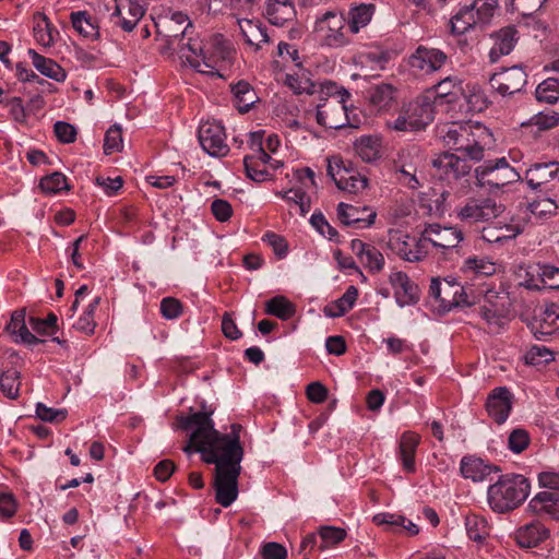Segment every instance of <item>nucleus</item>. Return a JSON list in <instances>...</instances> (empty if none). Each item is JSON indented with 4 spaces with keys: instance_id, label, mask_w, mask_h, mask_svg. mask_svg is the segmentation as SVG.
Segmentation results:
<instances>
[{
    "instance_id": "nucleus-1",
    "label": "nucleus",
    "mask_w": 559,
    "mask_h": 559,
    "mask_svg": "<svg viewBox=\"0 0 559 559\" xmlns=\"http://www.w3.org/2000/svg\"><path fill=\"white\" fill-rule=\"evenodd\" d=\"M187 62L200 73L223 76L222 70L231 59L233 51L222 34H214L206 41L189 39Z\"/></svg>"
},
{
    "instance_id": "nucleus-2",
    "label": "nucleus",
    "mask_w": 559,
    "mask_h": 559,
    "mask_svg": "<svg viewBox=\"0 0 559 559\" xmlns=\"http://www.w3.org/2000/svg\"><path fill=\"white\" fill-rule=\"evenodd\" d=\"M197 452L201 453L206 464H214L215 468L241 467L243 449L237 433L224 435L215 429L203 442L197 444Z\"/></svg>"
},
{
    "instance_id": "nucleus-3",
    "label": "nucleus",
    "mask_w": 559,
    "mask_h": 559,
    "mask_svg": "<svg viewBox=\"0 0 559 559\" xmlns=\"http://www.w3.org/2000/svg\"><path fill=\"white\" fill-rule=\"evenodd\" d=\"M528 479L520 474H506L487 490L488 503L492 511L507 513L521 506L530 493Z\"/></svg>"
},
{
    "instance_id": "nucleus-4",
    "label": "nucleus",
    "mask_w": 559,
    "mask_h": 559,
    "mask_svg": "<svg viewBox=\"0 0 559 559\" xmlns=\"http://www.w3.org/2000/svg\"><path fill=\"white\" fill-rule=\"evenodd\" d=\"M345 25L346 15L344 12L326 11L317 17L313 31L323 46L340 48L350 44V39L345 32Z\"/></svg>"
},
{
    "instance_id": "nucleus-5",
    "label": "nucleus",
    "mask_w": 559,
    "mask_h": 559,
    "mask_svg": "<svg viewBox=\"0 0 559 559\" xmlns=\"http://www.w3.org/2000/svg\"><path fill=\"white\" fill-rule=\"evenodd\" d=\"M288 84L294 90L295 94L318 95L321 102L334 100L341 105H345L349 98L350 93L343 85L336 82L325 80L321 83L312 82L309 79H298L288 76Z\"/></svg>"
},
{
    "instance_id": "nucleus-6",
    "label": "nucleus",
    "mask_w": 559,
    "mask_h": 559,
    "mask_svg": "<svg viewBox=\"0 0 559 559\" xmlns=\"http://www.w3.org/2000/svg\"><path fill=\"white\" fill-rule=\"evenodd\" d=\"M477 185L481 188H502L521 179L520 174L506 157L487 160L475 169Z\"/></svg>"
},
{
    "instance_id": "nucleus-7",
    "label": "nucleus",
    "mask_w": 559,
    "mask_h": 559,
    "mask_svg": "<svg viewBox=\"0 0 559 559\" xmlns=\"http://www.w3.org/2000/svg\"><path fill=\"white\" fill-rule=\"evenodd\" d=\"M388 248L407 262H420L428 255L420 237L416 239L401 230L389 233Z\"/></svg>"
},
{
    "instance_id": "nucleus-8",
    "label": "nucleus",
    "mask_w": 559,
    "mask_h": 559,
    "mask_svg": "<svg viewBox=\"0 0 559 559\" xmlns=\"http://www.w3.org/2000/svg\"><path fill=\"white\" fill-rule=\"evenodd\" d=\"M502 212V205L490 198H469L457 210V217L467 223L488 222L496 218Z\"/></svg>"
},
{
    "instance_id": "nucleus-9",
    "label": "nucleus",
    "mask_w": 559,
    "mask_h": 559,
    "mask_svg": "<svg viewBox=\"0 0 559 559\" xmlns=\"http://www.w3.org/2000/svg\"><path fill=\"white\" fill-rule=\"evenodd\" d=\"M241 467L222 469L215 468L213 488L215 490V501L224 508H228L237 499L238 478Z\"/></svg>"
},
{
    "instance_id": "nucleus-10",
    "label": "nucleus",
    "mask_w": 559,
    "mask_h": 559,
    "mask_svg": "<svg viewBox=\"0 0 559 559\" xmlns=\"http://www.w3.org/2000/svg\"><path fill=\"white\" fill-rule=\"evenodd\" d=\"M198 139L203 151L210 156H225L228 153L225 129L217 121H204L199 126Z\"/></svg>"
},
{
    "instance_id": "nucleus-11",
    "label": "nucleus",
    "mask_w": 559,
    "mask_h": 559,
    "mask_svg": "<svg viewBox=\"0 0 559 559\" xmlns=\"http://www.w3.org/2000/svg\"><path fill=\"white\" fill-rule=\"evenodd\" d=\"M115 11L110 20L124 32H131L146 11L145 0H115Z\"/></svg>"
},
{
    "instance_id": "nucleus-12",
    "label": "nucleus",
    "mask_w": 559,
    "mask_h": 559,
    "mask_svg": "<svg viewBox=\"0 0 559 559\" xmlns=\"http://www.w3.org/2000/svg\"><path fill=\"white\" fill-rule=\"evenodd\" d=\"M423 243L430 242L435 248L450 250L456 248L463 240L461 229L440 224H428L420 234Z\"/></svg>"
},
{
    "instance_id": "nucleus-13",
    "label": "nucleus",
    "mask_w": 559,
    "mask_h": 559,
    "mask_svg": "<svg viewBox=\"0 0 559 559\" xmlns=\"http://www.w3.org/2000/svg\"><path fill=\"white\" fill-rule=\"evenodd\" d=\"M473 128L479 130L481 135L491 138V132L484 127L480 122H473L471 120L464 122H451L447 126V131L443 134L444 144L456 152L462 151L463 145L474 135Z\"/></svg>"
},
{
    "instance_id": "nucleus-14",
    "label": "nucleus",
    "mask_w": 559,
    "mask_h": 559,
    "mask_svg": "<svg viewBox=\"0 0 559 559\" xmlns=\"http://www.w3.org/2000/svg\"><path fill=\"white\" fill-rule=\"evenodd\" d=\"M328 175L340 190L357 193L367 188L368 179L359 173L345 167L343 160L329 163Z\"/></svg>"
},
{
    "instance_id": "nucleus-15",
    "label": "nucleus",
    "mask_w": 559,
    "mask_h": 559,
    "mask_svg": "<svg viewBox=\"0 0 559 559\" xmlns=\"http://www.w3.org/2000/svg\"><path fill=\"white\" fill-rule=\"evenodd\" d=\"M524 286L528 289H559V266L537 263L526 272Z\"/></svg>"
},
{
    "instance_id": "nucleus-16",
    "label": "nucleus",
    "mask_w": 559,
    "mask_h": 559,
    "mask_svg": "<svg viewBox=\"0 0 559 559\" xmlns=\"http://www.w3.org/2000/svg\"><path fill=\"white\" fill-rule=\"evenodd\" d=\"M485 406L488 416L497 425H502L512 411L513 394L507 386H497L488 394Z\"/></svg>"
},
{
    "instance_id": "nucleus-17",
    "label": "nucleus",
    "mask_w": 559,
    "mask_h": 559,
    "mask_svg": "<svg viewBox=\"0 0 559 559\" xmlns=\"http://www.w3.org/2000/svg\"><path fill=\"white\" fill-rule=\"evenodd\" d=\"M212 411L210 412H197L188 416L178 417L179 428L182 430H194L190 435V441L193 444L203 442L211 433L214 428V423L211 419Z\"/></svg>"
},
{
    "instance_id": "nucleus-18",
    "label": "nucleus",
    "mask_w": 559,
    "mask_h": 559,
    "mask_svg": "<svg viewBox=\"0 0 559 559\" xmlns=\"http://www.w3.org/2000/svg\"><path fill=\"white\" fill-rule=\"evenodd\" d=\"M448 61V56L442 50L426 46H418L409 58L413 69L424 73H432L440 70Z\"/></svg>"
},
{
    "instance_id": "nucleus-19",
    "label": "nucleus",
    "mask_w": 559,
    "mask_h": 559,
    "mask_svg": "<svg viewBox=\"0 0 559 559\" xmlns=\"http://www.w3.org/2000/svg\"><path fill=\"white\" fill-rule=\"evenodd\" d=\"M526 73L520 67H511L495 73L490 79V85L501 95H512L522 90L526 84Z\"/></svg>"
},
{
    "instance_id": "nucleus-20",
    "label": "nucleus",
    "mask_w": 559,
    "mask_h": 559,
    "mask_svg": "<svg viewBox=\"0 0 559 559\" xmlns=\"http://www.w3.org/2000/svg\"><path fill=\"white\" fill-rule=\"evenodd\" d=\"M558 179L559 162L535 163L525 171V180L532 190H547V185Z\"/></svg>"
},
{
    "instance_id": "nucleus-21",
    "label": "nucleus",
    "mask_w": 559,
    "mask_h": 559,
    "mask_svg": "<svg viewBox=\"0 0 559 559\" xmlns=\"http://www.w3.org/2000/svg\"><path fill=\"white\" fill-rule=\"evenodd\" d=\"M377 213L368 206H355L341 202L337 205V217L345 226L370 227Z\"/></svg>"
},
{
    "instance_id": "nucleus-22",
    "label": "nucleus",
    "mask_w": 559,
    "mask_h": 559,
    "mask_svg": "<svg viewBox=\"0 0 559 559\" xmlns=\"http://www.w3.org/2000/svg\"><path fill=\"white\" fill-rule=\"evenodd\" d=\"M524 229V225L511 218L509 223L498 221L481 230V238L490 243H502L503 241L514 239Z\"/></svg>"
},
{
    "instance_id": "nucleus-23",
    "label": "nucleus",
    "mask_w": 559,
    "mask_h": 559,
    "mask_svg": "<svg viewBox=\"0 0 559 559\" xmlns=\"http://www.w3.org/2000/svg\"><path fill=\"white\" fill-rule=\"evenodd\" d=\"M432 166L444 175L448 180L451 178L457 180L471 173V165L467 160L452 153L441 154L432 160Z\"/></svg>"
},
{
    "instance_id": "nucleus-24",
    "label": "nucleus",
    "mask_w": 559,
    "mask_h": 559,
    "mask_svg": "<svg viewBox=\"0 0 559 559\" xmlns=\"http://www.w3.org/2000/svg\"><path fill=\"white\" fill-rule=\"evenodd\" d=\"M395 289V298L400 306L414 305L419 300L418 286L404 272H394L389 278Z\"/></svg>"
},
{
    "instance_id": "nucleus-25",
    "label": "nucleus",
    "mask_w": 559,
    "mask_h": 559,
    "mask_svg": "<svg viewBox=\"0 0 559 559\" xmlns=\"http://www.w3.org/2000/svg\"><path fill=\"white\" fill-rule=\"evenodd\" d=\"M461 474L464 478L473 481H484L492 473L500 472V467L486 463L480 457L464 456L461 461Z\"/></svg>"
},
{
    "instance_id": "nucleus-26",
    "label": "nucleus",
    "mask_w": 559,
    "mask_h": 559,
    "mask_svg": "<svg viewBox=\"0 0 559 559\" xmlns=\"http://www.w3.org/2000/svg\"><path fill=\"white\" fill-rule=\"evenodd\" d=\"M493 39V45L489 50L488 57L490 62H497L502 56L509 55L516 41H518V31L513 26H508L501 28L491 35Z\"/></svg>"
},
{
    "instance_id": "nucleus-27",
    "label": "nucleus",
    "mask_w": 559,
    "mask_h": 559,
    "mask_svg": "<svg viewBox=\"0 0 559 559\" xmlns=\"http://www.w3.org/2000/svg\"><path fill=\"white\" fill-rule=\"evenodd\" d=\"M33 35L37 44L51 47L59 36V31L44 12L36 11L33 14Z\"/></svg>"
},
{
    "instance_id": "nucleus-28",
    "label": "nucleus",
    "mask_w": 559,
    "mask_h": 559,
    "mask_svg": "<svg viewBox=\"0 0 559 559\" xmlns=\"http://www.w3.org/2000/svg\"><path fill=\"white\" fill-rule=\"evenodd\" d=\"M548 536L549 531L539 522L526 524L515 532V540L522 548L536 547Z\"/></svg>"
},
{
    "instance_id": "nucleus-29",
    "label": "nucleus",
    "mask_w": 559,
    "mask_h": 559,
    "mask_svg": "<svg viewBox=\"0 0 559 559\" xmlns=\"http://www.w3.org/2000/svg\"><path fill=\"white\" fill-rule=\"evenodd\" d=\"M316 118L319 124L329 129H342L349 123L348 107H316Z\"/></svg>"
},
{
    "instance_id": "nucleus-30",
    "label": "nucleus",
    "mask_w": 559,
    "mask_h": 559,
    "mask_svg": "<svg viewBox=\"0 0 559 559\" xmlns=\"http://www.w3.org/2000/svg\"><path fill=\"white\" fill-rule=\"evenodd\" d=\"M421 110L417 119L407 121L405 114L400 115L393 122L388 121L386 126L396 131H409L424 129L433 120V107H414Z\"/></svg>"
},
{
    "instance_id": "nucleus-31",
    "label": "nucleus",
    "mask_w": 559,
    "mask_h": 559,
    "mask_svg": "<svg viewBox=\"0 0 559 559\" xmlns=\"http://www.w3.org/2000/svg\"><path fill=\"white\" fill-rule=\"evenodd\" d=\"M528 508L537 514H548L554 520H559V492H538L528 503Z\"/></svg>"
},
{
    "instance_id": "nucleus-32",
    "label": "nucleus",
    "mask_w": 559,
    "mask_h": 559,
    "mask_svg": "<svg viewBox=\"0 0 559 559\" xmlns=\"http://www.w3.org/2000/svg\"><path fill=\"white\" fill-rule=\"evenodd\" d=\"M419 444V436L414 432H404L400 440V457L405 472L415 473V455Z\"/></svg>"
},
{
    "instance_id": "nucleus-33",
    "label": "nucleus",
    "mask_w": 559,
    "mask_h": 559,
    "mask_svg": "<svg viewBox=\"0 0 559 559\" xmlns=\"http://www.w3.org/2000/svg\"><path fill=\"white\" fill-rule=\"evenodd\" d=\"M374 13V5L360 3L358 5L352 7L346 15V24L348 25V31L352 34H357L364 27H366Z\"/></svg>"
},
{
    "instance_id": "nucleus-34",
    "label": "nucleus",
    "mask_w": 559,
    "mask_h": 559,
    "mask_svg": "<svg viewBox=\"0 0 559 559\" xmlns=\"http://www.w3.org/2000/svg\"><path fill=\"white\" fill-rule=\"evenodd\" d=\"M440 302L444 308L451 309L453 307L471 305L467 300V295L463 286L453 280H444L442 287V296Z\"/></svg>"
},
{
    "instance_id": "nucleus-35",
    "label": "nucleus",
    "mask_w": 559,
    "mask_h": 559,
    "mask_svg": "<svg viewBox=\"0 0 559 559\" xmlns=\"http://www.w3.org/2000/svg\"><path fill=\"white\" fill-rule=\"evenodd\" d=\"M28 55L32 59L33 66L43 75L50 78L57 82H63L66 80V71L56 61L39 55L34 49H29Z\"/></svg>"
},
{
    "instance_id": "nucleus-36",
    "label": "nucleus",
    "mask_w": 559,
    "mask_h": 559,
    "mask_svg": "<svg viewBox=\"0 0 559 559\" xmlns=\"http://www.w3.org/2000/svg\"><path fill=\"white\" fill-rule=\"evenodd\" d=\"M265 14L271 24L284 26L296 17L294 3L266 2Z\"/></svg>"
},
{
    "instance_id": "nucleus-37",
    "label": "nucleus",
    "mask_w": 559,
    "mask_h": 559,
    "mask_svg": "<svg viewBox=\"0 0 559 559\" xmlns=\"http://www.w3.org/2000/svg\"><path fill=\"white\" fill-rule=\"evenodd\" d=\"M461 92L460 82L455 78L448 76L435 86V104L453 105L457 102Z\"/></svg>"
},
{
    "instance_id": "nucleus-38",
    "label": "nucleus",
    "mask_w": 559,
    "mask_h": 559,
    "mask_svg": "<svg viewBox=\"0 0 559 559\" xmlns=\"http://www.w3.org/2000/svg\"><path fill=\"white\" fill-rule=\"evenodd\" d=\"M381 139L378 136H361L354 143L356 154L366 163H373L381 157Z\"/></svg>"
},
{
    "instance_id": "nucleus-39",
    "label": "nucleus",
    "mask_w": 559,
    "mask_h": 559,
    "mask_svg": "<svg viewBox=\"0 0 559 559\" xmlns=\"http://www.w3.org/2000/svg\"><path fill=\"white\" fill-rule=\"evenodd\" d=\"M480 23L474 8L469 5L462 7L450 21V28L453 35H462L474 25Z\"/></svg>"
},
{
    "instance_id": "nucleus-40",
    "label": "nucleus",
    "mask_w": 559,
    "mask_h": 559,
    "mask_svg": "<svg viewBox=\"0 0 559 559\" xmlns=\"http://www.w3.org/2000/svg\"><path fill=\"white\" fill-rule=\"evenodd\" d=\"M358 297V289L354 285H350L346 292L334 302L325 306L323 312L329 318H337L349 311Z\"/></svg>"
},
{
    "instance_id": "nucleus-41",
    "label": "nucleus",
    "mask_w": 559,
    "mask_h": 559,
    "mask_svg": "<svg viewBox=\"0 0 559 559\" xmlns=\"http://www.w3.org/2000/svg\"><path fill=\"white\" fill-rule=\"evenodd\" d=\"M265 313L287 321L296 314V306L287 297L277 295L265 301Z\"/></svg>"
},
{
    "instance_id": "nucleus-42",
    "label": "nucleus",
    "mask_w": 559,
    "mask_h": 559,
    "mask_svg": "<svg viewBox=\"0 0 559 559\" xmlns=\"http://www.w3.org/2000/svg\"><path fill=\"white\" fill-rule=\"evenodd\" d=\"M70 20L73 28L86 38H97L99 36L98 27L86 11L72 12Z\"/></svg>"
},
{
    "instance_id": "nucleus-43",
    "label": "nucleus",
    "mask_w": 559,
    "mask_h": 559,
    "mask_svg": "<svg viewBox=\"0 0 559 559\" xmlns=\"http://www.w3.org/2000/svg\"><path fill=\"white\" fill-rule=\"evenodd\" d=\"M20 371L14 368L0 373V390L4 396L15 400L20 395Z\"/></svg>"
},
{
    "instance_id": "nucleus-44",
    "label": "nucleus",
    "mask_w": 559,
    "mask_h": 559,
    "mask_svg": "<svg viewBox=\"0 0 559 559\" xmlns=\"http://www.w3.org/2000/svg\"><path fill=\"white\" fill-rule=\"evenodd\" d=\"M102 298L99 296L95 297L93 301L86 307L83 314L79 318V320L73 324V328L76 331L85 333L86 335H93L96 328V321L94 318L95 310L100 304Z\"/></svg>"
},
{
    "instance_id": "nucleus-45",
    "label": "nucleus",
    "mask_w": 559,
    "mask_h": 559,
    "mask_svg": "<svg viewBox=\"0 0 559 559\" xmlns=\"http://www.w3.org/2000/svg\"><path fill=\"white\" fill-rule=\"evenodd\" d=\"M536 99L550 105L559 102V78H548L536 87Z\"/></svg>"
},
{
    "instance_id": "nucleus-46",
    "label": "nucleus",
    "mask_w": 559,
    "mask_h": 559,
    "mask_svg": "<svg viewBox=\"0 0 559 559\" xmlns=\"http://www.w3.org/2000/svg\"><path fill=\"white\" fill-rule=\"evenodd\" d=\"M346 531L342 527L335 526H321L319 530L320 544L319 550L323 551L328 548L334 547L346 538Z\"/></svg>"
},
{
    "instance_id": "nucleus-47",
    "label": "nucleus",
    "mask_w": 559,
    "mask_h": 559,
    "mask_svg": "<svg viewBox=\"0 0 559 559\" xmlns=\"http://www.w3.org/2000/svg\"><path fill=\"white\" fill-rule=\"evenodd\" d=\"M559 124V112L545 109L533 116L530 120L522 122V127L535 126L539 131L552 129Z\"/></svg>"
},
{
    "instance_id": "nucleus-48",
    "label": "nucleus",
    "mask_w": 559,
    "mask_h": 559,
    "mask_svg": "<svg viewBox=\"0 0 559 559\" xmlns=\"http://www.w3.org/2000/svg\"><path fill=\"white\" fill-rule=\"evenodd\" d=\"M546 0H506L507 11L518 12L523 17H531L538 12Z\"/></svg>"
},
{
    "instance_id": "nucleus-49",
    "label": "nucleus",
    "mask_w": 559,
    "mask_h": 559,
    "mask_svg": "<svg viewBox=\"0 0 559 559\" xmlns=\"http://www.w3.org/2000/svg\"><path fill=\"white\" fill-rule=\"evenodd\" d=\"M39 188L49 194H56L61 191H69L71 188L68 185L67 177L59 171L43 177L39 181Z\"/></svg>"
},
{
    "instance_id": "nucleus-50",
    "label": "nucleus",
    "mask_w": 559,
    "mask_h": 559,
    "mask_svg": "<svg viewBox=\"0 0 559 559\" xmlns=\"http://www.w3.org/2000/svg\"><path fill=\"white\" fill-rule=\"evenodd\" d=\"M103 148L105 155H111L112 153L122 151L123 139L120 124L115 123L106 131Z\"/></svg>"
},
{
    "instance_id": "nucleus-51",
    "label": "nucleus",
    "mask_w": 559,
    "mask_h": 559,
    "mask_svg": "<svg viewBox=\"0 0 559 559\" xmlns=\"http://www.w3.org/2000/svg\"><path fill=\"white\" fill-rule=\"evenodd\" d=\"M465 525L468 537L474 542H483L489 535V527L484 518L467 516Z\"/></svg>"
},
{
    "instance_id": "nucleus-52",
    "label": "nucleus",
    "mask_w": 559,
    "mask_h": 559,
    "mask_svg": "<svg viewBox=\"0 0 559 559\" xmlns=\"http://www.w3.org/2000/svg\"><path fill=\"white\" fill-rule=\"evenodd\" d=\"M29 325L40 335H50L58 330V317L53 312H49L46 319L31 317Z\"/></svg>"
},
{
    "instance_id": "nucleus-53",
    "label": "nucleus",
    "mask_w": 559,
    "mask_h": 559,
    "mask_svg": "<svg viewBox=\"0 0 559 559\" xmlns=\"http://www.w3.org/2000/svg\"><path fill=\"white\" fill-rule=\"evenodd\" d=\"M359 261L371 273H379L384 267L383 254L372 245L365 251Z\"/></svg>"
},
{
    "instance_id": "nucleus-54",
    "label": "nucleus",
    "mask_w": 559,
    "mask_h": 559,
    "mask_svg": "<svg viewBox=\"0 0 559 559\" xmlns=\"http://www.w3.org/2000/svg\"><path fill=\"white\" fill-rule=\"evenodd\" d=\"M395 93L390 84L377 85L371 90V105H391L395 100Z\"/></svg>"
},
{
    "instance_id": "nucleus-55",
    "label": "nucleus",
    "mask_w": 559,
    "mask_h": 559,
    "mask_svg": "<svg viewBox=\"0 0 559 559\" xmlns=\"http://www.w3.org/2000/svg\"><path fill=\"white\" fill-rule=\"evenodd\" d=\"M527 365L537 366L555 359L554 353L545 346L534 345L524 356Z\"/></svg>"
},
{
    "instance_id": "nucleus-56",
    "label": "nucleus",
    "mask_w": 559,
    "mask_h": 559,
    "mask_svg": "<svg viewBox=\"0 0 559 559\" xmlns=\"http://www.w3.org/2000/svg\"><path fill=\"white\" fill-rule=\"evenodd\" d=\"M267 41L269 36L266 27H262L261 24L247 20V46H255V49H258L261 43Z\"/></svg>"
},
{
    "instance_id": "nucleus-57",
    "label": "nucleus",
    "mask_w": 559,
    "mask_h": 559,
    "mask_svg": "<svg viewBox=\"0 0 559 559\" xmlns=\"http://www.w3.org/2000/svg\"><path fill=\"white\" fill-rule=\"evenodd\" d=\"M372 521L379 526H385L386 531L395 533L401 531V526H404L406 519L392 513H378Z\"/></svg>"
},
{
    "instance_id": "nucleus-58",
    "label": "nucleus",
    "mask_w": 559,
    "mask_h": 559,
    "mask_svg": "<svg viewBox=\"0 0 559 559\" xmlns=\"http://www.w3.org/2000/svg\"><path fill=\"white\" fill-rule=\"evenodd\" d=\"M159 310L166 320H175L182 314L183 305L175 297H165L160 300Z\"/></svg>"
},
{
    "instance_id": "nucleus-59",
    "label": "nucleus",
    "mask_w": 559,
    "mask_h": 559,
    "mask_svg": "<svg viewBox=\"0 0 559 559\" xmlns=\"http://www.w3.org/2000/svg\"><path fill=\"white\" fill-rule=\"evenodd\" d=\"M530 442L528 432L522 428L512 430L508 438L509 449L516 454L523 452L530 445Z\"/></svg>"
},
{
    "instance_id": "nucleus-60",
    "label": "nucleus",
    "mask_w": 559,
    "mask_h": 559,
    "mask_svg": "<svg viewBox=\"0 0 559 559\" xmlns=\"http://www.w3.org/2000/svg\"><path fill=\"white\" fill-rule=\"evenodd\" d=\"M36 415L43 421L60 423L66 419L68 411L66 408L48 407L44 403H37Z\"/></svg>"
},
{
    "instance_id": "nucleus-61",
    "label": "nucleus",
    "mask_w": 559,
    "mask_h": 559,
    "mask_svg": "<svg viewBox=\"0 0 559 559\" xmlns=\"http://www.w3.org/2000/svg\"><path fill=\"white\" fill-rule=\"evenodd\" d=\"M471 5L476 12L480 23H488L495 14L498 7V0H474Z\"/></svg>"
},
{
    "instance_id": "nucleus-62",
    "label": "nucleus",
    "mask_w": 559,
    "mask_h": 559,
    "mask_svg": "<svg viewBox=\"0 0 559 559\" xmlns=\"http://www.w3.org/2000/svg\"><path fill=\"white\" fill-rule=\"evenodd\" d=\"M263 138L264 131H255L251 132L249 136V146L253 151V154L257 160H260L262 164H266L271 160V156L266 153L263 146Z\"/></svg>"
},
{
    "instance_id": "nucleus-63",
    "label": "nucleus",
    "mask_w": 559,
    "mask_h": 559,
    "mask_svg": "<svg viewBox=\"0 0 559 559\" xmlns=\"http://www.w3.org/2000/svg\"><path fill=\"white\" fill-rule=\"evenodd\" d=\"M350 109H346V114L349 120L347 127L349 128H360L364 124L368 123L369 116L373 111V107H349Z\"/></svg>"
},
{
    "instance_id": "nucleus-64",
    "label": "nucleus",
    "mask_w": 559,
    "mask_h": 559,
    "mask_svg": "<svg viewBox=\"0 0 559 559\" xmlns=\"http://www.w3.org/2000/svg\"><path fill=\"white\" fill-rule=\"evenodd\" d=\"M55 135L59 142L70 144L76 140V129L69 122L57 121L53 126Z\"/></svg>"
}]
</instances>
